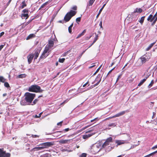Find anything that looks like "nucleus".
Listing matches in <instances>:
<instances>
[{
    "instance_id": "f257e3e1",
    "label": "nucleus",
    "mask_w": 157,
    "mask_h": 157,
    "mask_svg": "<svg viewBox=\"0 0 157 157\" xmlns=\"http://www.w3.org/2000/svg\"><path fill=\"white\" fill-rule=\"evenodd\" d=\"M36 96L35 94L26 92L25 94V100L27 103H31Z\"/></svg>"
},
{
    "instance_id": "f03ea898",
    "label": "nucleus",
    "mask_w": 157,
    "mask_h": 157,
    "mask_svg": "<svg viewBox=\"0 0 157 157\" xmlns=\"http://www.w3.org/2000/svg\"><path fill=\"white\" fill-rule=\"evenodd\" d=\"M28 90L29 92L36 93L42 92L43 91L40 87L37 85H32L29 87Z\"/></svg>"
},
{
    "instance_id": "7ed1b4c3",
    "label": "nucleus",
    "mask_w": 157,
    "mask_h": 157,
    "mask_svg": "<svg viewBox=\"0 0 157 157\" xmlns=\"http://www.w3.org/2000/svg\"><path fill=\"white\" fill-rule=\"evenodd\" d=\"M77 13V11L71 10L70 12L67 13L65 15L64 20L66 22L69 21L71 17L75 16Z\"/></svg>"
},
{
    "instance_id": "20e7f679",
    "label": "nucleus",
    "mask_w": 157,
    "mask_h": 157,
    "mask_svg": "<svg viewBox=\"0 0 157 157\" xmlns=\"http://www.w3.org/2000/svg\"><path fill=\"white\" fill-rule=\"evenodd\" d=\"M127 136L128 138L126 140H117L116 141V143L117 144V146L120 145L125 143H128V141L131 139L130 135L129 134H127Z\"/></svg>"
},
{
    "instance_id": "39448f33",
    "label": "nucleus",
    "mask_w": 157,
    "mask_h": 157,
    "mask_svg": "<svg viewBox=\"0 0 157 157\" xmlns=\"http://www.w3.org/2000/svg\"><path fill=\"white\" fill-rule=\"evenodd\" d=\"M49 50V47H46L40 57V59H42L46 58L49 55L48 53H47Z\"/></svg>"
},
{
    "instance_id": "423d86ee",
    "label": "nucleus",
    "mask_w": 157,
    "mask_h": 157,
    "mask_svg": "<svg viewBox=\"0 0 157 157\" xmlns=\"http://www.w3.org/2000/svg\"><path fill=\"white\" fill-rule=\"evenodd\" d=\"M150 58V57L148 55L145 54L142 56L140 58V59L142 63H144L148 61Z\"/></svg>"
},
{
    "instance_id": "0eeeda50",
    "label": "nucleus",
    "mask_w": 157,
    "mask_h": 157,
    "mask_svg": "<svg viewBox=\"0 0 157 157\" xmlns=\"http://www.w3.org/2000/svg\"><path fill=\"white\" fill-rule=\"evenodd\" d=\"M54 142H47L45 143H42L40 144V145L42 146H43L41 147H43V149L44 148L52 146L54 145Z\"/></svg>"
},
{
    "instance_id": "6e6552de",
    "label": "nucleus",
    "mask_w": 157,
    "mask_h": 157,
    "mask_svg": "<svg viewBox=\"0 0 157 157\" xmlns=\"http://www.w3.org/2000/svg\"><path fill=\"white\" fill-rule=\"evenodd\" d=\"M11 154L9 153H6V151L0 148V157H10Z\"/></svg>"
},
{
    "instance_id": "1a4fd4ad",
    "label": "nucleus",
    "mask_w": 157,
    "mask_h": 157,
    "mask_svg": "<svg viewBox=\"0 0 157 157\" xmlns=\"http://www.w3.org/2000/svg\"><path fill=\"white\" fill-rule=\"evenodd\" d=\"M100 144H97L93 146L91 148L92 151H93L94 154L98 153L100 150Z\"/></svg>"
},
{
    "instance_id": "9d476101",
    "label": "nucleus",
    "mask_w": 157,
    "mask_h": 157,
    "mask_svg": "<svg viewBox=\"0 0 157 157\" xmlns=\"http://www.w3.org/2000/svg\"><path fill=\"white\" fill-rule=\"evenodd\" d=\"M112 138L110 137L109 138H108L106 140L105 142L103 143L102 145V147L104 148H105L110 143L112 142Z\"/></svg>"
},
{
    "instance_id": "9b49d317",
    "label": "nucleus",
    "mask_w": 157,
    "mask_h": 157,
    "mask_svg": "<svg viewBox=\"0 0 157 157\" xmlns=\"http://www.w3.org/2000/svg\"><path fill=\"white\" fill-rule=\"evenodd\" d=\"M34 57V54L32 53L30 54L27 56V58L29 64H30L31 63Z\"/></svg>"
},
{
    "instance_id": "f8f14e48",
    "label": "nucleus",
    "mask_w": 157,
    "mask_h": 157,
    "mask_svg": "<svg viewBox=\"0 0 157 157\" xmlns=\"http://www.w3.org/2000/svg\"><path fill=\"white\" fill-rule=\"evenodd\" d=\"M129 111L128 110H127L125 111H121V112L116 114V115H115V117H119L120 116H121L124 115V114H125V113H128V112H129Z\"/></svg>"
},
{
    "instance_id": "ddd939ff",
    "label": "nucleus",
    "mask_w": 157,
    "mask_h": 157,
    "mask_svg": "<svg viewBox=\"0 0 157 157\" xmlns=\"http://www.w3.org/2000/svg\"><path fill=\"white\" fill-rule=\"evenodd\" d=\"M72 140H62L59 141V142L62 144H69Z\"/></svg>"
},
{
    "instance_id": "4468645a",
    "label": "nucleus",
    "mask_w": 157,
    "mask_h": 157,
    "mask_svg": "<svg viewBox=\"0 0 157 157\" xmlns=\"http://www.w3.org/2000/svg\"><path fill=\"white\" fill-rule=\"evenodd\" d=\"M153 17L154 19V20L151 24L152 25H154L157 21V11L154 15V16H153Z\"/></svg>"
},
{
    "instance_id": "2eb2a0df",
    "label": "nucleus",
    "mask_w": 157,
    "mask_h": 157,
    "mask_svg": "<svg viewBox=\"0 0 157 157\" xmlns=\"http://www.w3.org/2000/svg\"><path fill=\"white\" fill-rule=\"evenodd\" d=\"M94 134L95 133H94L85 135L83 136L82 138L84 139H87L92 136L93 135H94Z\"/></svg>"
},
{
    "instance_id": "dca6fc26",
    "label": "nucleus",
    "mask_w": 157,
    "mask_h": 157,
    "mask_svg": "<svg viewBox=\"0 0 157 157\" xmlns=\"http://www.w3.org/2000/svg\"><path fill=\"white\" fill-rule=\"evenodd\" d=\"M40 51L39 50H36L35 51V54H34V59H36L38 57L40 53Z\"/></svg>"
},
{
    "instance_id": "f3484780",
    "label": "nucleus",
    "mask_w": 157,
    "mask_h": 157,
    "mask_svg": "<svg viewBox=\"0 0 157 157\" xmlns=\"http://www.w3.org/2000/svg\"><path fill=\"white\" fill-rule=\"evenodd\" d=\"M43 149V147H35L31 150V151H36Z\"/></svg>"
},
{
    "instance_id": "a211bd4d",
    "label": "nucleus",
    "mask_w": 157,
    "mask_h": 157,
    "mask_svg": "<svg viewBox=\"0 0 157 157\" xmlns=\"http://www.w3.org/2000/svg\"><path fill=\"white\" fill-rule=\"evenodd\" d=\"M147 20L148 21H149L151 22H152L154 20V19L153 17V15L152 14H150L149 17H148Z\"/></svg>"
},
{
    "instance_id": "6ab92c4d",
    "label": "nucleus",
    "mask_w": 157,
    "mask_h": 157,
    "mask_svg": "<svg viewBox=\"0 0 157 157\" xmlns=\"http://www.w3.org/2000/svg\"><path fill=\"white\" fill-rule=\"evenodd\" d=\"M54 42L52 40H49L48 41V47L49 48H51L53 47L54 45Z\"/></svg>"
},
{
    "instance_id": "aec40b11",
    "label": "nucleus",
    "mask_w": 157,
    "mask_h": 157,
    "mask_svg": "<svg viewBox=\"0 0 157 157\" xmlns=\"http://www.w3.org/2000/svg\"><path fill=\"white\" fill-rule=\"evenodd\" d=\"M35 35L34 34H31L29 35L26 38V40H28L35 37Z\"/></svg>"
},
{
    "instance_id": "412c9836",
    "label": "nucleus",
    "mask_w": 157,
    "mask_h": 157,
    "mask_svg": "<svg viewBox=\"0 0 157 157\" xmlns=\"http://www.w3.org/2000/svg\"><path fill=\"white\" fill-rule=\"evenodd\" d=\"M86 32V30L84 29L83 30V31L82 32V33H81L80 34H79L78 36L76 37V39H78L79 38V37H81V36H83L84 34Z\"/></svg>"
},
{
    "instance_id": "4be33fe9",
    "label": "nucleus",
    "mask_w": 157,
    "mask_h": 157,
    "mask_svg": "<svg viewBox=\"0 0 157 157\" xmlns=\"http://www.w3.org/2000/svg\"><path fill=\"white\" fill-rule=\"evenodd\" d=\"M142 12V10L140 8H136L134 11V13H141Z\"/></svg>"
},
{
    "instance_id": "5701e85b",
    "label": "nucleus",
    "mask_w": 157,
    "mask_h": 157,
    "mask_svg": "<svg viewBox=\"0 0 157 157\" xmlns=\"http://www.w3.org/2000/svg\"><path fill=\"white\" fill-rule=\"evenodd\" d=\"M156 42L153 43L151 44L146 49V51H148L151 49V48L154 45L155 43Z\"/></svg>"
},
{
    "instance_id": "b1692460",
    "label": "nucleus",
    "mask_w": 157,
    "mask_h": 157,
    "mask_svg": "<svg viewBox=\"0 0 157 157\" xmlns=\"http://www.w3.org/2000/svg\"><path fill=\"white\" fill-rule=\"evenodd\" d=\"M105 5H106V4H104L103 5V6L102 7V8H101L100 9V10H99V12L98 13V14L97 15V16H96V18H97L98 17H99V15L100 14V13H101V11H102V10H103V9L104 8V7L105 6Z\"/></svg>"
},
{
    "instance_id": "393cba45",
    "label": "nucleus",
    "mask_w": 157,
    "mask_h": 157,
    "mask_svg": "<svg viewBox=\"0 0 157 157\" xmlns=\"http://www.w3.org/2000/svg\"><path fill=\"white\" fill-rule=\"evenodd\" d=\"M98 35L97 34L96 35V36L94 38V40L93 42L92 43V44L90 45L89 46V47H90L91 46H92V45H93L95 42L98 39Z\"/></svg>"
},
{
    "instance_id": "a878e982",
    "label": "nucleus",
    "mask_w": 157,
    "mask_h": 157,
    "mask_svg": "<svg viewBox=\"0 0 157 157\" xmlns=\"http://www.w3.org/2000/svg\"><path fill=\"white\" fill-rule=\"evenodd\" d=\"M22 17H23L24 18L26 19H28L29 17V15L28 13H22L21 14Z\"/></svg>"
},
{
    "instance_id": "bb28decb",
    "label": "nucleus",
    "mask_w": 157,
    "mask_h": 157,
    "mask_svg": "<svg viewBox=\"0 0 157 157\" xmlns=\"http://www.w3.org/2000/svg\"><path fill=\"white\" fill-rule=\"evenodd\" d=\"M27 6V5L25 3V1H23L21 3V9H23L24 8V7H26Z\"/></svg>"
},
{
    "instance_id": "cd10ccee",
    "label": "nucleus",
    "mask_w": 157,
    "mask_h": 157,
    "mask_svg": "<svg viewBox=\"0 0 157 157\" xmlns=\"http://www.w3.org/2000/svg\"><path fill=\"white\" fill-rule=\"evenodd\" d=\"M26 75L25 74H22L18 75L17 77L18 78H25Z\"/></svg>"
},
{
    "instance_id": "c85d7f7f",
    "label": "nucleus",
    "mask_w": 157,
    "mask_h": 157,
    "mask_svg": "<svg viewBox=\"0 0 157 157\" xmlns=\"http://www.w3.org/2000/svg\"><path fill=\"white\" fill-rule=\"evenodd\" d=\"M145 17V16H143L139 20V22L141 24H142L144 21V18Z\"/></svg>"
},
{
    "instance_id": "c756f323",
    "label": "nucleus",
    "mask_w": 157,
    "mask_h": 157,
    "mask_svg": "<svg viewBox=\"0 0 157 157\" xmlns=\"http://www.w3.org/2000/svg\"><path fill=\"white\" fill-rule=\"evenodd\" d=\"M6 81V79H5L3 76H0V82L4 83Z\"/></svg>"
},
{
    "instance_id": "7c9ffc66",
    "label": "nucleus",
    "mask_w": 157,
    "mask_h": 157,
    "mask_svg": "<svg viewBox=\"0 0 157 157\" xmlns=\"http://www.w3.org/2000/svg\"><path fill=\"white\" fill-rule=\"evenodd\" d=\"M154 83V80L153 79L151 81L150 83L148 85V88H150L151 87L153 86Z\"/></svg>"
},
{
    "instance_id": "2f4dec72",
    "label": "nucleus",
    "mask_w": 157,
    "mask_h": 157,
    "mask_svg": "<svg viewBox=\"0 0 157 157\" xmlns=\"http://www.w3.org/2000/svg\"><path fill=\"white\" fill-rule=\"evenodd\" d=\"M145 81V79H143L142 80H141L140 82L138 84V86H140L141 85H142L143 83Z\"/></svg>"
},
{
    "instance_id": "473e14b6",
    "label": "nucleus",
    "mask_w": 157,
    "mask_h": 157,
    "mask_svg": "<svg viewBox=\"0 0 157 157\" xmlns=\"http://www.w3.org/2000/svg\"><path fill=\"white\" fill-rule=\"evenodd\" d=\"M48 4V2H47L44 3L43 4L40 6V8L39 9V10L41 9L42 8H43L45 6L47 5Z\"/></svg>"
},
{
    "instance_id": "72a5a7b5",
    "label": "nucleus",
    "mask_w": 157,
    "mask_h": 157,
    "mask_svg": "<svg viewBox=\"0 0 157 157\" xmlns=\"http://www.w3.org/2000/svg\"><path fill=\"white\" fill-rule=\"evenodd\" d=\"M4 83V86L6 88L10 87L9 84L8 83V82H5Z\"/></svg>"
},
{
    "instance_id": "f704fd0d",
    "label": "nucleus",
    "mask_w": 157,
    "mask_h": 157,
    "mask_svg": "<svg viewBox=\"0 0 157 157\" xmlns=\"http://www.w3.org/2000/svg\"><path fill=\"white\" fill-rule=\"evenodd\" d=\"M65 60V59L64 58H62V59H59V62L61 63H63L64 62Z\"/></svg>"
},
{
    "instance_id": "c9c22d12",
    "label": "nucleus",
    "mask_w": 157,
    "mask_h": 157,
    "mask_svg": "<svg viewBox=\"0 0 157 157\" xmlns=\"http://www.w3.org/2000/svg\"><path fill=\"white\" fill-rule=\"evenodd\" d=\"M23 13H28V14L29 11L28 9H25L22 11Z\"/></svg>"
},
{
    "instance_id": "e433bc0d",
    "label": "nucleus",
    "mask_w": 157,
    "mask_h": 157,
    "mask_svg": "<svg viewBox=\"0 0 157 157\" xmlns=\"http://www.w3.org/2000/svg\"><path fill=\"white\" fill-rule=\"evenodd\" d=\"M38 101V99H35L33 101V104H32V105H33L36 104Z\"/></svg>"
},
{
    "instance_id": "4c0bfd02",
    "label": "nucleus",
    "mask_w": 157,
    "mask_h": 157,
    "mask_svg": "<svg viewBox=\"0 0 157 157\" xmlns=\"http://www.w3.org/2000/svg\"><path fill=\"white\" fill-rule=\"evenodd\" d=\"M95 0H90L89 1V6H92Z\"/></svg>"
},
{
    "instance_id": "58836bf2",
    "label": "nucleus",
    "mask_w": 157,
    "mask_h": 157,
    "mask_svg": "<svg viewBox=\"0 0 157 157\" xmlns=\"http://www.w3.org/2000/svg\"><path fill=\"white\" fill-rule=\"evenodd\" d=\"M34 19V18H33L31 20H29L28 21H27V22H26L25 24V25L26 26L27 25H28L33 20V19Z\"/></svg>"
},
{
    "instance_id": "ea45409f",
    "label": "nucleus",
    "mask_w": 157,
    "mask_h": 157,
    "mask_svg": "<svg viewBox=\"0 0 157 157\" xmlns=\"http://www.w3.org/2000/svg\"><path fill=\"white\" fill-rule=\"evenodd\" d=\"M86 155H87L86 153H83L80 155L79 157H86Z\"/></svg>"
},
{
    "instance_id": "a19ab883",
    "label": "nucleus",
    "mask_w": 157,
    "mask_h": 157,
    "mask_svg": "<svg viewBox=\"0 0 157 157\" xmlns=\"http://www.w3.org/2000/svg\"><path fill=\"white\" fill-rule=\"evenodd\" d=\"M122 75V74H120L118 76L116 80V82H117L119 80L120 78L121 77Z\"/></svg>"
},
{
    "instance_id": "79ce46f5",
    "label": "nucleus",
    "mask_w": 157,
    "mask_h": 157,
    "mask_svg": "<svg viewBox=\"0 0 157 157\" xmlns=\"http://www.w3.org/2000/svg\"><path fill=\"white\" fill-rule=\"evenodd\" d=\"M133 80V79H129V78H128V80H127V81L128 82L130 83L132 82Z\"/></svg>"
},
{
    "instance_id": "37998d69",
    "label": "nucleus",
    "mask_w": 157,
    "mask_h": 157,
    "mask_svg": "<svg viewBox=\"0 0 157 157\" xmlns=\"http://www.w3.org/2000/svg\"><path fill=\"white\" fill-rule=\"evenodd\" d=\"M42 114V113H41L38 114V115H36L35 116V117L36 118H39V117H40Z\"/></svg>"
},
{
    "instance_id": "c03bdc74",
    "label": "nucleus",
    "mask_w": 157,
    "mask_h": 157,
    "mask_svg": "<svg viewBox=\"0 0 157 157\" xmlns=\"http://www.w3.org/2000/svg\"><path fill=\"white\" fill-rule=\"evenodd\" d=\"M81 17H80L77 18L76 19V22H80L81 21Z\"/></svg>"
},
{
    "instance_id": "a18cd8bd",
    "label": "nucleus",
    "mask_w": 157,
    "mask_h": 157,
    "mask_svg": "<svg viewBox=\"0 0 157 157\" xmlns=\"http://www.w3.org/2000/svg\"><path fill=\"white\" fill-rule=\"evenodd\" d=\"M77 6H73L72 8L71 9L72 10H77Z\"/></svg>"
},
{
    "instance_id": "49530a36",
    "label": "nucleus",
    "mask_w": 157,
    "mask_h": 157,
    "mask_svg": "<svg viewBox=\"0 0 157 157\" xmlns=\"http://www.w3.org/2000/svg\"><path fill=\"white\" fill-rule=\"evenodd\" d=\"M153 155V153L152 152V153H150V154H148V155H146V156H144V157H150V156H151V155Z\"/></svg>"
},
{
    "instance_id": "de8ad7c7",
    "label": "nucleus",
    "mask_w": 157,
    "mask_h": 157,
    "mask_svg": "<svg viewBox=\"0 0 157 157\" xmlns=\"http://www.w3.org/2000/svg\"><path fill=\"white\" fill-rule=\"evenodd\" d=\"M68 29L69 32L70 33H72V28H71V27H69Z\"/></svg>"
},
{
    "instance_id": "09e8293b",
    "label": "nucleus",
    "mask_w": 157,
    "mask_h": 157,
    "mask_svg": "<svg viewBox=\"0 0 157 157\" xmlns=\"http://www.w3.org/2000/svg\"><path fill=\"white\" fill-rule=\"evenodd\" d=\"M62 123H63V121L60 122H59L58 123H57V125L58 126L60 125V126H61L62 125Z\"/></svg>"
},
{
    "instance_id": "8fccbe9b",
    "label": "nucleus",
    "mask_w": 157,
    "mask_h": 157,
    "mask_svg": "<svg viewBox=\"0 0 157 157\" xmlns=\"http://www.w3.org/2000/svg\"><path fill=\"white\" fill-rule=\"evenodd\" d=\"M115 115H114L112 117H108V118H106L105 120H109V119H112V118H115Z\"/></svg>"
},
{
    "instance_id": "3c124183",
    "label": "nucleus",
    "mask_w": 157,
    "mask_h": 157,
    "mask_svg": "<svg viewBox=\"0 0 157 157\" xmlns=\"http://www.w3.org/2000/svg\"><path fill=\"white\" fill-rule=\"evenodd\" d=\"M102 21H100L99 25H100V28H103L102 26Z\"/></svg>"
},
{
    "instance_id": "603ef678",
    "label": "nucleus",
    "mask_w": 157,
    "mask_h": 157,
    "mask_svg": "<svg viewBox=\"0 0 157 157\" xmlns=\"http://www.w3.org/2000/svg\"><path fill=\"white\" fill-rule=\"evenodd\" d=\"M101 79H100L96 84H95L94 85V86H95L98 85L100 83V82L101 81Z\"/></svg>"
},
{
    "instance_id": "864d4df0",
    "label": "nucleus",
    "mask_w": 157,
    "mask_h": 157,
    "mask_svg": "<svg viewBox=\"0 0 157 157\" xmlns=\"http://www.w3.org/2000/svg\"><path fill=\"white\" fill-rule=\"evenodd\" d=\"M68 52H69V51H67V52H65L62 55L63 56H66L67 55V54H68Z\"/></svg>"
},
{
    "instance_id": "5fc2aeb1",
    "label": "nucleus",
    "mask_w": 157,
    "mask_h": 157,
    "mask_svg": "<svg viewBox=\"0 0 157 157\" xmlns=\"http://www.w3.org/2000/svg\"><path fill=\"white\" fill-rule=\"evenodd\" d=\"M115 124L114 123H112L108 125L109 126H115Z\"/></svg>"
},
{
    "instance_id": "6e6d98bb",
    "label": "nucleus",
    "mask_w": 157,
    "mask_h": 157,
    "mask_svg": "<svg viewBox=\"0 0 157 157\" xmlns=\"http://www.w3.org/2000/svg\"><path fill=\"white\" fill-rule=\"evenodd\" d=\"M150 76V75H147L146 76L145 78H144V79H145V81H146L147 79L149 77V76Z\"/></svg>"
},
{
    "instance_id": "4d7b16f0",
    "label": "nucleus",
    "mask_w": 157,
    "mask_h": 157,
    "mask_svg": "<svg viewBox=\"0 0 157 157\" xmlns=\"http://www.w3.org/2000/svg\"><path fill=\"white\" fill-rule=\"evenodd\" d=\"M32 137H33V138H36V137H39V136L37 135H33L32 136Z\"/></svg>"
},
{
    "instance_id": "13d9d810",
    "label": "nucleus",
    "mask_w": 157,
    "mask_h": 157,
    "mask_svg": "<svg viewBox=\"0 0 157 157\" xmlns=\"http://www.w3.org/2000/svg\"><path fill=\"white\" fill-rule=\"evenodd\" d=\"M4 34V32H2L0 33V38Z\"/></svg>"
},
{
    "instance_id": "bf43d9fd",
    "label": "nucleus",
    "mask_w": 157,
    "mask_h": 157,
    "mask_svg": "<svg viewBox=\"0 0 157 157\" xmlns=\"http://www.w3.org/2000/svg\"><path fill=\"white\" fill-rule=\"evenodd\" d=\"M94 64H95V63H92V65L91 66L89 67V68H92L94 67L95 66V65H94Z\"/></svg>"
},
{
    "instance_id": "052dcab7",
    "label": "nucleus",
    "mask_w": 157,
    "mask_h": 157,
    "mask_svg": "<svg viewBox=\"0 0 157 157\" xmlns=\"http://www.w3.org/2000/svg\"><path fill=\"white\" fill-rule=\"evenodd\" d=\"M157 148V144L155 145V146H153V147H152L151 148V149H155V148Z\"/></svg>"
},
{
    "instance_id": "680f3d73",
    "label": "nucleus",
    "mask_w": 157,
    "mask_h": 157,
    "mask_svg": "<svg viewBox=\"0 0 157 157\" xmlns=\"http://www.w3.org/2000/svg\"><path fill=\"white\" fill-rule=\"evenodd\" d=\"M69 128H68L64 129L63 131H64L65 132H67L69 130Z\"/></svg>"
},
{
    "instance_id": "e2e57ef3",
    "label": "nucleus",
    "mask_w": 157,
    "mask_h": 157,
    "mask_svg": "<svg viewBox=\"0 0 157 157\" xmlns=\"http://www.w3.org/2000/svg\"><path fill=\"white\" fill-rule=\"evenodd\" d=\"M98 119V118H94V119L91 120L90 122H93L94 121L97 120Z\"/></svg>"
},
{
    "instance_id": "0e129e2a",
    "label": "nucleus",
    "mask_w": 157,
    "mask_h": 157,
    "mask_svg": "<svg viewBox=\"0 0 157 157\" xmlns=\"http://www.w3.org/2000/svg\"><path fill=\"white\" fill-rule=\"evenodd\" d=\"M101 65L97 70L96 71V72H95V73H97L98 71H99V70L100 69V68L101 67Z\"/></svg>"
},
{
    "instance_id": "69168bd1",
    "label": "nucleus",
    "mask_w": 157,
    "mask_h": 157,
    "mask_svg": "<svg viewBox=\"0 0 157 157\" xmlns=\"http://www.w3.org/2000/svg\"><path fill=\"white\" fill-rule=\"evenodd\" d=\"M4 46V45H0V51L3 48Z\"/></svg>"
},
{
    "instance_id": "338daca9",
    "label": "nucleus",
    "mask_w": 157,
    "mask_h": 157,
    "mask_svg": "<svg viewBox=\"0 0 157 157\" xmlns=\"http://www.w3.org/2000/svg\"><path fill=\"white\" fill-rule=\"evenodd\" d=\"M69 101V100H68V99H67L66 100H65L63 102V103H64V104L66 103H67V102L68 101Z\"/></svg>"
},
{
    "instance_id": "774afa93",
    "label": "nucleus",
    "mask_w": 157,
    "mask_h": 157,
    "mask_svg": "<svg viewBox=\"0 0 157 157\" xmlns=\"http://www.w3.org/2000/svg\"><path fill=\"white\" fill-rule=\"evenodd\" d=\"M11 1H12V0H9L8 2L7 3V6H8L10 4L11 2Z\"/></svg>"
}]
</instances>
